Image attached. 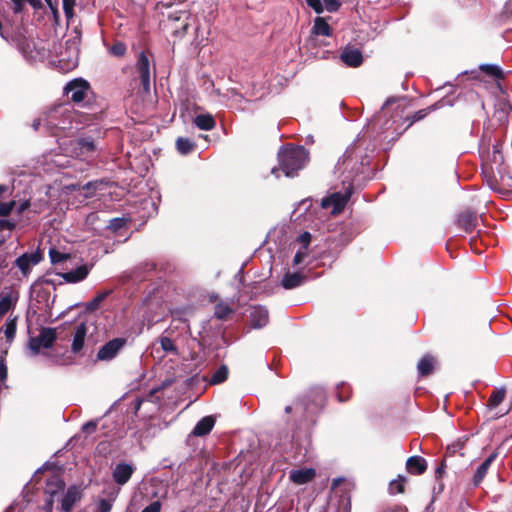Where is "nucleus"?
<instances>
[{"label":"nucleus","mask_w":512,"mask_h":512,"mask_svg":"<svg viewBox=\"0 0 512 512\" xmlns=\"http://www.w3.org/2000/svg\"><path fill=\"white\" fill-rule=\"evenodd\" d=\"M279 163L287 177L294 176L308 162V152L304 147H287L280 150Z\"/></svg>","instance_id":"obj_1"},{"label":"nucleus","mask_w":512,"mask_h":512,"mask_svg":"<svg viewBox=\"0 0 512 512\" xmlns=\"http://www.w3.org/2000/svg\"><path fill=\"white\" fill-rule=\"evenodd\" d=\"M56 340V330L53 328H42L36 337L29 340V349L33 355H37L41 349L51 348Z\"/></svg>","instance_id":"obj_2"},{"label":"nucleus","mask_w":512,"mask_h":512,"mask_svg":"<svg viewBox=\"0 0 512 512\" xmlns=\"http://www.w3.org/2000/svg\"><path fill=\"white\" fill-rule=\"evenodd\" d=\"M351 196V189H347L345 193L335 192L324 198L321 206L324 209H331L332 214L340 213Z\"/></svg>","instance_id":"obj_3"},{"label":"nucleus","mask_w":512,"mask_h":512,"mask_svg":"<svg viewBox=\"0 0 512 512\" xmlns=\"http://www.w3.org/2000/svg\"><path fill=\"white\" fill-rule=\"evenodd\" d=\"M99 143L92 137H83L76 141L75 154L76 156L87 160L97 155Z\"/></svg>","instance_id":"obj_4"},{"label":"nucleus","mask_w":512,"mask_h":512,"mask_svg":"<svg viewBox=\"0 0 512 512\" xmlns=\"http://www.w3.org/2000/svg\"><path fill=\"white\" fill-rule=\"evenodd\" d=\"M89 90V84L83 79H74L64 88L67 95H71L72 101L80 103L84 100Z\"/></svg>","instance_id":"obj_5"},{"label":"nucleus","mask_w":512,"mask_h":512,"mask_svg":"<svg viewBox=\"0 0 512 512\" xmlns=\"http://www.w3.org/2000/svg\"><path fill=\"white\" fill-rule=\"evenodd\" d=\"M136 71L139 74L144 91L149 92L151 70L149 59L144 52H141L138 56L136 63Z\"/></svg>","instance_id":"obj_6"},{"label":"nucleus","mask_w":512,"mask_h":512,"mask_svg":"<svg viewBox=\"0 0 512 512\" xmlns=\"http://www.w3.org/2000/svg\"><path fill=\"white\" fill-rule=\"evenodd\" d=\"M124 344L125 340L122 338H115L110 340L99 349L97 358L102 361H109L113 359L123 348Z\"/></svg>","instance_id":"obj_7"},{"label":"nucleus","mask_w":512,"mask_h":512,"mask_svg":"<svg viewBox=\"0 0 512 512\" xmlns=\"http://www.w3.org/2000/svg\"><path fill=\"white\" fill-rule=\"evenodd\" d=\"M81 498V491L77 486H71L68 490L60 495L61 509L64 512H71L73 506Z\"/></svg>","instance_id":"obj_8"},{"label":"nucleus","mask_w":512,"mask_h":512,"mask_svg":"<svg viewBox=\"0 0 512 512\" xmlns=\"http://www.w3.org/2000/svg\"><path fill=\"white\" fill-rule=\"evenodd\" d=\"M66 47L68 50L67 57L64 55V53L60 54L59 62L63 63V68L70 70L75 68L78 65L79 61V52L78 47L75 42H66Z\"/></svg>","instance_id":"obj_9"},{"label":"nucleus","mask_w":512,"mask_h":512,"mask_svg":"<svg viewBox=\"0 0 512 512\" xmlns=\"http://www.w3.org/2000/svg\"><path fill=\"white\" fill-rule=\"evenodd\" d=\"M248 317L253 328H262L269 321L268 310L262 306L251 307Z\"/></svg>","instance_id":"obj_10"},{"label":"nucleus","mask_w":512,"mask_h":512,"mask_svg":"<svg viewBox=\"0 0 512 512\" xmlns=\"http://www.w3.org/2000/svg\"><path fill=\"white\" fill-rule=\"evenodd\" d=\"M64 486L65 483L60 474L55 473L51 477L47 478L45 493L49 495V498L59 499L64 490Z\"/></svg>","instance_id":"obj_11"},{"label":"nucleus","mask_w":512,"mask_h":512,"mask_svg":"<svg viewBox=\"0 0 512 512\" xmlns=\"http://www.w3.org/2000/svg\"><path fill=\"white\" fill-rule=\"evenodd\" d=\"M316 476L313 468L293 469L289 473V479L296 485H303L311 482Z\"/></svg>","instance_id":"obj_12"},{"label":"nucleus","mask_w":512,"mask_h":512,"mask_svg":"<svg viewBox=\"0 0 512 512\" xmlns=\"http://www.w3.org/2000/svg\"><path fill=\"white\" fill-rule=\"evenodd\" d=\"M41 256L38 253L23 254L16 259V266L21 270L23 275L30 272L31 266L40 262Z\"/></svg>","instance_id":"obj_13"},{"label":"nucleus","mask_w":512,"mask_h":512,"mask_svg":"<svg viewBox=\"0 0 512 512\" xmlns=\"http://www.w3.org/2000/svg\"><path fill=\"white\" fill-rule=\"evenodd\" d=\"M134 472L133 466L127 463L118 464L113 471V478L119 485H124L129 481Z\"/></svg>","instance_id":"obj_14"},{"label":"nucleus","mask_w":512,"mask_h":512,"mask_svg":"<svg viewBox=\"0 0 512 512\" xmlns=\"http://www.w3.org/2000/svg\"><path fill=\"white\" fill-rule=\"evenodd\" d=\"M306 280L305 275L298 272H286L282 278L281 285L283 288L290 290L297 288L304 284Z\"/></svg>","instance_id":"obj_15"},{"label":"nucleus","mask_w":512,"mask_h":512,"mask_svg":"<svg viewBox=\"0 0 512 512\" xmlns=\"http://www.w3.org/2000/svg\"><path fill=\"white\" fill-rule=\"evenodd\" d=\"M406 468L410 474L421 475L427 469V462L421 456H411L406 461Z\"/></svg>","instance_id":"obj_16"},{"label":"nucleus","mask_w":512,"mask_h":512,"mask_svg":"<svg viewBox=\"0 0 512 512\" xmlns=\"http://www.w3.org/2000/svg\"><path fill=\"white\" fill-rule=\"evenodd\" d=\"M87 332L88 328L85 323H80L76 326L71 347L74 353H78L82 350Z\"/></svg>","instance_id":"obj_17"},{"label":"nucleus","mask_w":512,"mask_h":512,"mask_svg":"<svg viewBox=\"0 0 512 512\" xmlns=\"http://www.w3.org/2000/svg\"><path fill=\"white\" fill-rule=\"evenodd\" d=\"M89 273L87 265H81L74 270L62 274V278L69 283H77L84 280Z\"/></svg>","instance_id":"obj_18"},{"label":"nucleus","mask_w":512,"mask_h":512,"mask_svg":"<svg viewBox=\"0 0 512 512\" xmlns=\"http://www.w3.org/2000/svg\"><path fill=\"white\" fill-rule=\"evenodd\" d=\"M341 59L348 66L357 67L362 63L363 56L358 49H346L342 52Z\"/></svg>","instance_id":"obj_19"},{"label":"nucleus","mask_w":512,"mask_h":512,"mask_svg":"<svg viewBox=\"0 0 512 512\" xmlns=\"http://www.w3.org/2000/svg\"><path fill=\"white\" fill-rule=\"evenodd\" d=\"M214 425L215 419L212 416H206L195 425L192 433L195 436H205L213 429Z\"/></svg>","instance_id":"obj_20"},{"label":"nucleus","mask_w":512,"mask_h":512,"mask_svg":"<svg viewBox=\"0 0 512 512\" xmlns=\"http://www.w3.org/2000/svg\"><path fill=\"white\" fill-rule=\"evenodd\" d=\"M497 457V454L496 453H493L491 454L477 469L475 475H474V478H473V483L475 486H478L482 480L485 478L486 474H487V471L490 467V465L492 464V462L495 460V458Z\"/></svg>","instance_id":"obj_21"},{"label":"nucleus","mask_w":512,"mask_h":512,"mask_svg":"<svg viewBox=\"0 0 512 512\" xmlns=\"http://www.w3.org/2000/svg\"><path fill=\"white\" fill-rule=\"evenodd\" d=\"M194 124L200 130L210 131L215 127L216 122L211 114H200L195 117Z\"/></svg>","instance_id":"obj_22"},{"label":"nucleus","mask_w":512,"mask_h":512,"mask_svg":"<svg viewBox=\"0 0 512 512\" xmlns=\"http://www.w3.org/2000/svg\"><path fill=\"white\" fill-rule=\"evenodd\" d=\"M435 366V359L431 355H425L418 362L417 369L421 376H427L432 373Z\"/></svg>","instance_id":"obj_23"},{"label":"nucleus","mask_w":512,"mask_h":512,"mask_svg":"<svg viewBox=\"0 0 512 512\" xmlns=\"http://www.w3.org/2000/svg\"><path fill=\"white\" fill-rule=\"evenodd\" d=\"M313 34L321 36H330L331 28L329 24L322 17H317L314 20V26L312 29Z\"/></svg>","instance_id":"obj_24"},{"label":"nucleus","mask_w":512,"mask_h":512,"mask_svg":"<svg viewBox=\"0 0 512 512\" xmlns=\"http://www.w3.org/2000/svg\"><path fill=\"white\" fill-rule=\"evenodd\" d=\"M17 317H9L3 326V331L7 342L11 343L16 335Z\"/></svg>","instance_id":"obj_25"},{"label":"nucleus","mask_w":512,"mask_h":512,"mask_svg":"<svg viewBox=\"0 0 512 512\" xmlns=\"http://www.w3.org/2000/svg\"><path fill=\"white\" fill-rule=\"evenodd\" d=\"M176 148L180 154L186 155L194 150L195 144L188 138L179 137L176 140Z\"/></svg>","instance_id":"obj_26"},{"label":"nucleus","mask_w":512,"mask_h":512,"mask_svg":"<svg viewBox=\"0 0 512 512\" xmlns=\"http://www.w3.org/2000/svg\"><path fill=\"white\" fill-rule=\"evenodd\" d=\"M15 302L16 299L11 294L2 295L0 299V316L7 313Z\"/></svg>","instance_id":"obj_27"},{"label":"nucleus","mask_w":512,"mask_h":512,"mask_svg":"<svg viewBox=\"0 0 512 512\" xmlns=\"http://www.w3.org/2000/svg\"><path fill=\"white\" fill-rule=\"evenodd\" d=\"M232 313V308L228 303L220 302L215 306V316L218 319H225Z\"/></svg>","instance_id":"obj_28"},{"label":"nucleus","mask_w":512,"mask_h":512,"mask_svg":"<svg viewBox=\"0 0 512 512\" xmlns=\"http://www.w3.org/2000/svg\"><path fill=\"white\" fill-rule=\"evenodd\" d=\"M504 398L505 390L503 388L494 390L489 398V406L491 408H496L503 402Z\"/></svg>","instance_id":"obj_29"},{"label":"nucleus","mask_w":512,"mask_h":512,"mask_svg":"<svg viewBox=\"0 0 512 512\" xmlns=\"http://www.w3.org/2000/svg\"><path fill=\"white\" fill-rule=\"evenodd\" d=\"M228 376V370L225 366H221L219 369H217L213 375L211 376L210 382L212 384H219L227 379Z\"/></svg>","instance_id":"obj_30"},{"label":"nucleus","mask_w":512,"mask_h":512,"mask_svg":"<svg viewBox=\"0 0 512 512\" xmlns=\"http://www.w3.org/2000/svg\"><path fill=\"white\" fill-rule=\"evenodd\" d=\"M480 69L487 75L492 76L494 78L502 77V71L500 67H498L497 65L485 64L481 65Z\"/></svg>","instance_id":"obj_31"},{"label":"nucleus","mask_w":512,"mask_h":512,"mask_svg":"<svg viewBox=\"0 0 512 512\" xmlns=\"http://www.w3.org/2000/svg\"><path fill=\"white\" fill-rule=\"evenodd\" d=\"M49 257L53 264H59L64 262L68 258V254L52 248L49 250Z\"/></svg>","instance_id":"obj_32"},{"label":"nucleus","mask_w":512,"mask_h":512,"mask_svg":"<svg viewBox=\"0 0 512 512\" xmlns=\"http://www.w3.org/2000/svg\"><path fill=\"white\" fill-rule=\"evenodd\" d=\"M14 4V13H20L25 4L29 3L33 7H37L40 4V0H11Z\"/></svg>","instance_id":"obj_33"},{"label":"nucleus","mask_w":512,"mask_h":512,"mask_svg":"<svg viewBox=\"0 0 512 512\" xmlns=\"http://www.w3.org/2000/svg\"><path fill=\"white\" fill-rule=\"evenodd\" d=\"M159 342H160V346L163 349V351L168 352V353H174V354L177 353V348H176L174 342L170 338L161 337Z\"/></svg>","instance_id":"obj_34"},{"label":"nucleus","mask_w":512,"mask_h":512,"mask_svg":"<svg viewBox=\"0 0 512 512\" xmlns=\"http://www.w3.org/2000/svg\"><path fill=\"white\" fill-rule=\"evenodd\" d=\"M127 225V220L125 218H114L110 220V223L108 225V229L112 232H117L123 227Z\"/></svg>","instance_id":"obj_35"},{"label":"nucleus","mask_w":512,"mask_h":512,"mask_svg":"<svg viewBox=\"0 0 512 512\" xmlns=\"http://www.w3.org/2000/svg\"><path fill=\"white\" fill-rule=\"evenodd\" d=\"M109 295V291L101 292L98 295H96L93 300L89 303L88 308L89 309H97L102 301Z\"/></svg>","instance_id":"obj_36"},{"label":"nucleus","mask_w":512,"mask_h":512,"mask_svg":"<svg viewBox=\"0 0 512 512\" xmlns=\"http://www.w3.org/2000/svg\"><path fill=\"white\" fill-rule=\"evenodd\" d=\"M389 489L392 494L402 493L404 491V478L392 481Z\"/></svg>","instance_id":"obj_37"},{"label":"nucleus","mask_w":512,"mask_h":512,"mask_svg":"<svg viewBox=\"0 0 512 512\" xmlns=\"http://www.w3.org/2000/svg\"><path fill=\"white\" fill-rule=\"evenodd\" d=\"M63 10L67 18H72L76 0H62Z\"/></svg>","instance_id":"obj_38"},{"label":"nucleus","mask_w":512,"mask_h":512,"mask_svg":"<svg viewBox=\"0 0 512 512\" xmlns=\"http://www.w3.org/2000/svg\"><path fill=\"white\" fill-rule=\"evenodd\" d=\"M109 51L112 55L121 57L126 53V45L122 42H116Z\"/></svg>","instance_id":"obj_39"},{"label":"nucleus","mask_w":512,"mask_h":512,"mask_svg":"<svg viewBox=\"0 0 512 512\" xmlns=\"http://www.w3.org/2000/svg\"><path fill=\"white\" fill-rule=\"evenodd\" d=\"M16 206V201H9L0 204V216H8L14 207Z\"/></svg>","instance_id":"obj_40"},{"label":"nucleus","mask_w":512,"mask_h":512,"mask_svg":"<svg viewBox=\"0 0 512 512\" xmlns=\"http://www.w3.org/2000/svg\"><path fill=\"white\" fill-rule=\"evenodd\" d=\"M306 3L317 14H321L324 11V7L321 0H306Z\"/></svg>","instance_id":"obj_41"},{"label":"nucleus","mask_w":512,"mask_h":512,"mask_svg":"<svg viewBox=\"0 0 512 512\" xmlns=\"http://www.w3.org/2000/svg\"><path fill=\"white\" fill-rule=\"evenodd\" d=\"M297 241L302 245V249L307 250L311 242V234L309 232H304L297 238Z\"/></svg>","instance_id":"obj_42"},{"label":"nucleus","mask_w":512,"mask_h":512,"mask_svg":"<svg viewBox=\"0 0 512 512\" xmlns=\"http://www.w3.org/2000/svg\"><path fill=\"white\" fill-rule=\"evenodd\" d=\"M112 509V503L110 500L107 499H101L97 506L98 512H111Z\"/></svg>","instance_id":"obj_43"},{"label":"nucleus","mask_w":512,"mask_h":512,"mask_svg":"<svg viewBox=\"0 0 512 512\" xmlns=\"http://www.w3.org/2000/svg\"><path fill=\"white\" fill-rule=\"evenodd\" d=\"M325 3V8L329 12H335L339 9L341 3L339 0H323Z\"/></svg>","instance_id":"obj_44"},{"label":"nucleus","mask_w":512,"mask_h":512,"mask_svg":"<svg viewBox=\"0 0 512 512\" xmlns=\"http://www.w3.org/2000/svg\"><path fill=\"white\" fill-rule=\"evenodd\" d=\"M306 256H307V251L304 249H300L299 251L296 252V254L293 258V264L295 266L299 265L306 258Z\"/></svg>","instance_id":"obj_45"},{"label":"nucleus","mask_w":512,"mask_h":512,"mask_svg":"<svg viewBox=\"0 0 512 512\" xmlns=\"http://www.w3.org/2000/svg\"><path fill=\"white\" fill-rule=\"evenodd\" d=\"M161 503L159 501H154L147 507H145L142 512H160Z\"/></svg>","instance_id":"obj_46"},{"label":"nucleus","mask_w":512,"mask_h":512,"mask_svg":"<svg viewBox=\"0 0 512 512\" xmlns=\"http://www.w3.org/2000/svg\"><path fill=\"white\" fill-rule=\"evenodd\" d=\"M15 222L13 221H10V220H0V230H12L15 228Z\"/></svg>","instance_id":"obj_47"},{"label":"nucleus","mask_w":512,"mask_h":512,"mask_svg":"<svg viewBox=\"0 0 512 512\" xmlns=\"http://www.w3.org/2000/svg\"><path fill=\"white\" fill-rule=\"evenodd\" d=\"M97 423L95 421H89L82 426V430L86 433H92L96 430Z\"/></svg>","instance_id":"obj_48"},{"label":"nucleus","mask_w":512,"mask_h":512,"mask_svg":"<svg viewBox=\"0 0 512 512\" xmlns=\"http://www.w3.org/2000/svg\"><path fill=\"white\" fill-rule=\"evenodd\" d=\"M293 409L300 410L301 412H303L305 410V408H303V406H302V403L297 401V402L294 403L293 406H286L285 407V412L286 413H290Z\"/></svg>","instance_id":"obj_49"},{"label":"nucleus","mask_w":512,"mask_h":512,"mask_svg":"<svg viewBox=\"0 0 512 512\" xmlns=\"http://www.w3.org/2000/svg\"><path fill=\"white\" fill-rule=\"evenodd\" d=\"M30 206L29 200L22 201L17 207V213L22 214Z\"/></svg>","instance_id":"obj_50"},{"label":"nucleus","mask_w":512,"mask_h":512,"mask_svg":"<svg viewBox=\"0 0 512 512\" xmlns=\"http://www.w3.org/2000/svg\"><path fill=\"white\" fill-rule=\"evenodd\" d=\"M55 499L54 498H48L45 505H44V510L45 512H52L53 511V503H54Z\"/></svg>","instance_id":"obj_51"},{"label":"nucleus","mask_w":512,"mask_h":512,"mask_svg":"<svg viewBox=\"0 0 512 512\" xmlns=\"http://www.w3.org/2000/svg\"><path fill=\"white\" fill-rule=\"evenodd\" d=\"M7 377V368L6 366L0 362V382L4 381Z\"/></svg>","instance_id":"obj_52"},{"label":"nucleus","mask_w":512,"mask_h":512,"mask_svg":"<svg viewBox=\"0 0 512 512\" xmlns=\"http://www.w3.org/2000/svg\"><path fill=\"white\" fill-rule=\"evenodd\" d=\"M397 98H389L387 99V101L384 103L383 107H382V110H385L390 104L396 102Z\"/></svg>","instance_id":"obj_53"},{"label":"nucleus","mask_w":512,"mask_h":512,"mask_svg":"<svg viewBox=\"0 0 512 512\" xmlns=\"http://www.w3.org/2000/svg\"><path fill=\"white\" fill-rule=\"evenodd\" d=\"M8 190V187L5 185H0V197Z\"/></svg>","instance_id":"obj_54"},{"label":"nucleus","mask_w":512,"mask_h":512,"mask_svg":"<svg viewBox=\"0 0 512 512\" xmlns=\"http://www.w3.org/2000/svg\"><path fill=\"white\" fill-rule=\"evenodd\" d=\"M318 398H319V404H321L325 398L324 394L321 391L318 393Z\"/></svg>","instance_id":"obj_55"},{"label":"nucleus","mask_w":512,"mask_h":512,"mask_svg":"<svg viewBox=\"0 0 512 512\" xmlns=\"http://www.w3.org/2000/svg\"><path fill=\"white\" fill-rule=\"evenodd\" d=\"M39 125H40V121H39V120H35V121H34V123H33V128H34L35 130H37V129H38V127H39Z\"/></svg>","instance_id":"obj_56"},{"label":"nucleus","mask_w":512,"mask_h":512,"mask_svg":"<svg viewBox=\"0 0 512 512\" xmlns=\"http://www.w3.org/2000/svg\"><path fill=\"white\" fill-rule=\"evenodd\" d=\"M444 106V101H441L440 103L437 104V107H443Z\"/></svg>","instance_id":"obj_57"},{"label":"nucleus","mask_w":512,"mask_h":512,"mask_svg":"<svg viewBox=\"0 0 512 512\" xmlns=\"http://www.w3.org/2000/svg\"><path fill=\"white\" fill-rule=\"evenodd\" d=\"M187 28H188V24H185V25L183 26V32H186V31H187Z\"/></svg>","instance_id":"obj_58"},{"label":"nucleus","mask_w":512,"mask_h":512,"mask_svg":"<svg viewBox=\"0 0 512 512\" xmlns=\"http://www.w3.org/2000/svg\"><path fill=\"white\" fill-rule=\"evenodd\" d=\"M272 173H273V174H276V173H278V170H277L276 168H273V169H272Z\"/></svg>","instance_id":"obj_59"}]
</instances>
